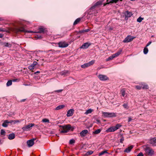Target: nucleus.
<instances>
[{
    "label": "nucleus",
    "mask_w": 156,
    "mask_h": 156,
    "mask_svg": "<svg viewBox=\"0 0 156 156\" xmlns=\"http://www.w3.org/2000/svg\"><path fill=\"white\" fill-rule=\"evenodd\" d=\"M59 129L60 132L61 133H66L69 132V130H71L73 131L74 128L71 126L69 124L66 125L64 126H60Z\"/></svg>",
    "instance_id": "nucleus-1"
},
{
    "label": "nucleus",
    "mask_w": 156,
    "mask_h": 156,
    "mask_svg": "<svg viewBox=\"0 0 156 156\" xmlns=\"http://www.w3.org/2000/svg\"><path fill=\"white\" fill-rule=\"evenodd\" d=\"M144 150L145 151V154L146 155L152 156L154 154V151L151 148L146 146L144 147Z\"/></svg>",
    "instance_id": "nucleus-2"
},
{
    "label": "nucleus",
    "mask_w": 156,
    "mask_h": 156,
    "mask_svg": "<svg viewBox=\"0 0 156 156\" xmlns=\"http://www.w3.org/2000/svg\"><path fill=\"white\" fill-rule=\"evenodd\" d=\"M14 32L16 33H18L20 32H27L29 33H36V32H34L32 31H26L25 29L23 27H20L16 28L14 29Z\"/></svg>",
    "instance_id": "nucleus-3"
},
{
    "label": "nucleus",
    "mask_w": 156,
    "mask_h": 156,
    "mask_svg": "<svg viewBox=\"0 0 156 156\" xmlns=\"http://www.w3.org/2000/svg\"><path fill=\"white\" fill-rule=\"evenodd\" d=\"M40 66V65L38 63L34 61L33 63L28 66V68L30 70L33 71V70L34 68H37Z\"/></svg>",
    "instance_id": "nucleus-4"
},
{
    "label": "nucleus",
    "mask_w": 156,
    "mask_h": 156,
    "mask_svg": "<svg viewBox=\"0 0 156 156\" xmlns=\"http://www.w3.org/2000/svg\"><path fill=\"white\" fill-rule=\"evenodd\" d=\"M34 123H29L28 125H26L22 128V129L24 131L30 130L31 129L32 127L34 126Z\"/></svg>",
    "instance_id": "nucleus-5"
},
{
    "label": "nucleus",
    "mask_w": 156,
    "mask_h": 156,
    "mask_svg": "<svg viewBox=\"0 0 156 156\" xmlns=\"http://www.w3.org/2000/svg\"><path fill=\"white\" fill-rule=\"evenodd\" d=\"M135 38V37H133L129 35L123 41V42L124 43H128L131 42Z\"/></svg>",
    "instance_id": "nucleus-6"
},
{
    "label": "nucleus",
    "mask_w": 156,
    "mask_h": 156,
    "mask_svg": "<svg viewBox=\"0 0 156 156\" xmlns=\"http://www.w3.org/2000/svg\"><path fill=\"white\" fill-rule=\"evenodd\" d=\"M98 77V78L101 81H105L109 80V78L105 75L99 74Z\"/></svg>",
    "instance_id": "nucleus-7"
},
{
    "label": "nucleus",
    "mask_w": 156,
    "mask_h": 156,
    "mask_svg": "<svg viewBox=\"0 0 156 156\" xmlns=\"http://www.w3.org/2000/svg\"><path fill=\"white\" fill-rule=\"evenodd\" d=\"M58 45L59 47L63 48L67 47L69 44L66 42L63 41L59 42L58 43Z\"/></svg>",
    "instance_id": "nucleus-8"
},
{
    "label": "nucleus",
    "mask_w": 156,
    "mask_h": 156,
    "mask_svg": "<svg viewBox=\"0 0 156 156\" xmlns=\"http://www.w3.org/2000/svg\"><path fill=\"white\" fill-rule=\"evenodd\" d=\"M35 140V139H33L28 140L27 142V146L29 147L32 146L34 144V141Z\"/></svg>",
    "instance_id": "nucleus-9"
},
{
    "label": "nucleus",
    "mask_w": 156,
    "mask_h": 156,
    "mask_svg": "<svg viewBox=\"0 0 156 156\" xmlns=\"http://www.w3.org/2000/svg\"><path fill=\"white\" fill-rule=\"evenodd\" d=\"M103 1H99L97 2L93 6L90 8L91 9H95L97 7L101 5L102 4Z\"/></svg>",
    "instance_id": "nucleus-10"
},
{
    "label": "nucleus",
    "mask_w": 156,
    "mask_h": 156,
    "mask_svg": "<svg viewBox=\"0 0 156 156\" xmlns=\"http://www.w3.org/2000/svg\"><path fill=\"white\" fill-rule=\"evenodd\" d=\"M122 0H107V3H104V6H105L107 4H108L109 3H116L118 1H121Z\"/></svg>",
    "instance_id": "nucleus-11"
},
{
    "label": "nucleus",
    "mask_w": 156,
    "mask_h": 156,
    "mask_svg": "<svg viewBox=\"0 0 156 156\" xmlns=\"http://www.w3.org/2000/svg\"><path fill=\"white\" fill-rule=\"evenodd\" d=\"M150 143L152 146H156V137H154L151 139L150 140Z\"/></svg>",
    "instance_id": "nucleus-12"
},
{
    "label": "nucleus",
    "mask_w": 156,
    "mask_h": 156,
    "mask_svg": "<svg viewBox=\"0 0 156 156\" xmlns=\"http://www.w3.org/2000/svg\"><path fill=\"white\" fill-rule=\"evenodd\" d=\"M74 110L73 109H70L69 110L66 114L67 117H70L72 116L74 113Z\"/></svg>",
    "instance_id": "nucleus-13"
},
{
    "label": "nucleus",
    "mask_w": 156,
    "mask_h": 156,
    "mask_svg": "<svg viewBox=\"0 0 156 156\" xmlns=\"http://www.w3.org/2000/svg\"><path fill=\"white\" fill-rule=\"evenodd\" d=\"M88 131L87 129H85L82 131L80 133V136L82 137L85 136L88 133Z\"/></svg>",
    "instance_id": "nucleus-14"
},
{
    "label": "nucleus",
    "mask_w": 156,
    "mask_h": 156,
    "mask_svg": "<svg viewBox=\"0 0 156 156\" xmlns=\"http://www.w3.org/2000/svg\"><path fill=\"white\" fill-rule=\"evenodd\" d=\"M124 15L125 16V17H130L132 14L131 12L129 11H126L124 13Z\"/></svg>",
    "instance_id": "nucleus-15"
},
{
    "label": "nucleus",
    "mask_w": 156,
    "mask_h": 156,
    "mask_svg": "<svg viewBox=\"0 0 156 156\" xmlns=\"http://www.w3.org/2000/svg\"><path fill=\"white\" fill-rule=\"evenodd\" d=\"M122 51V49H119L117 52L112 55L113 58H115L119 56L121 54Z\"/></svg>",
    "instance_id": "nucleus-16"
},
{
    "label": "nucleus",
    "mask_w": 156,
    "mask_h": 156,
    "mask_svg": "<svg viewBox=\"0 0 156 156\" xmlns=\"http://www.w3.org/2000/svg\"><path fill=\"white\" fill-rule=\"evenodd\" d=\"M133 147V145H131V146L129 147L124 151V152L127 153H129L130 151L132 149Z\"/></svg>",
    "instance_id": "nucleus-17"
},
{
    "label": "nucleus",
    "mask_w": 156,
    "mask_h": 156,
    "mask_svg": "<svg viewBox=\"0 0 156 156\" xmlns=\"http://www.w3.org/2000/svg\"><path fill=\"white\" fill-rule=\"evenodd\" d=\"M69 73V72L68 70H66L62 71L60 73V74L61 75H64L66 76H68Z\"/></svg>",
    "instance_id": "nucleus-18"
},
{
    "label": "nucleus",
    "mask_w": 156,
    "mask_h": 156,
    "mask_svg": "<svg viewBox=\"0 0 156 156\" xmlns=\"http://www.w3.org/2000/svg\"><path fill=\"white\" fill-rule=\"evenodd\" d=\"M90 45L88 43H85L82 45L80 48L86 49L89 47Z\"/></svg>",
    "instance_id": "nucleus-19"
},
{
    "label": "nucleus",
    "mask_w": 156,
    "mask_h": 156,
    "mask_svg": "<svg viewBox=\"0 0 156 156\" xmlns=\"http://www.w3.org/2000/svg\"><path fill=\"white\" fill-rule=\"evenodd\" d=\"M116 131L114 126H112L108 128L106 130V131L107 132H113Z\"/></svg>",
    "instance_id": "nucleus-20"
},
{
    "label": "nucleus",
    "mask_w": 156,
    "mask_h": 156,
    "mask_svg": "<svg viewBox=\"0 0 156 156\" xmlns=\"http://www.w3.org/2000/svg\"><path fill=\"white\" fill-rule=\"evenodd\" d=\"M10 123V121L9 122L8 120H5L2 124V126L4 127H6L8 125V124Z\"/></svg>",
    "instance_id": "nucleus-21"
},
{
    "label": "nucleus",
    "mask_w": 156,
    "mask_h": 156,
    "mask_svg": "<svg viewBox=\"0 0 156 156\" xmlns=\"http://www.w3.org/2000/svg\"><path fill=\"white\" fill-rule=\"evenodd\" d=\"M45 29L43 27H41L39 28V31L36 32V33H43L44 32Z\"/></svg>",
    "instance_id": "nucleus-22"
},
{
    "label": "nucleus",
    "mask_w": 156,
    "mask_h": 156,
    "mask_svg": "<svg viewBox=\"0 0 156 156\" xmlns=\"http://www.w3.org/2000/svg\"><path fill=\"white\" fill-rule=\"evenodd\" d=\"M3 44L4 45V47H8L9 48H11L12 47V44L8 43H4Z\"/></svg>",
    "instance_id": "nucleus-23"
},
{
    "label": "nucleus",
    "mask_w": 156,
    "mask_h": 156,
    "mask_svg": "<svg viewBox=\"0 0 156 156\" xmlns=\"http://www.w3.org/2000/svg\"><path fill=\"white\" fill-rule=\"evenodd\" d=\"M15 135L14 133H12L10 134L8 137V138L9 140H12L15 138Z\"/></svg>",
    "instance_id": "nucleus-24"
},
{
    "label": "nucleus",
    "mask_w": 156,
    "mask_h": 156,
    "mask_svg": "<svg viewBox=\"0 0 156 156\" xmlns=\"http://www.w3.org/2000/svg\"><path fill=\"white\" fill-rule=\"evenodd\" d=\"M81 20V18H80L77 19L74 21L73 25H75L79 23Z\"/></svg>",
    "instance_id": "nucleus-25"
},
{
    "label": "nucleus",
    "mask_w": 156,
    "mask_h": 156,
    "mask_svg": "<svg viewBox=\"0 0 156 156\" xmlns=\"http://www.w3.org/2000/svg\"><path fill=\"white\" fill-rule=\"evenodd\" d=\"M141 85L142 86V89H147L148 88V86L147 84L142 83L141 84Z\"/></svg>",
    "instance_id": "nucleus-26"
},
{
    "label": "nucleus",
    "mask_w": 156,
    "mask_h": 156,
    "mask_svg": "<svg viewBox=\"0 0 156 156\" xmlns=\"http://www.w3.org/2000/svg\"><path fill=\"white\" fill-rule=\"evenodd\" d=\"M65 105H59L58 106L55 108V110H59L65 107Z\"/></svg>",
    "instance_id": "nucleus-27"
},
{
    "label": "nucleus",
    "mask_w": 156,
    "mask_h": 156,
    "mask_svg": "<svg viewBox=\"0 0 156 156\" xmlns=\"http://www.w3.org/2000/svg\"><path fill=\"white\" fill-rule=\"evenodd\" d=\"M108 117H115L116 116V113H109Z\"/></svg>",
    "instance_id": "nucleus-28"
},
{
    "label": "nucleus",
    "mask_w": 156,
    "mask_h": 156,
    "mask_svg": "<svg viewBox=\"0 0 156 156\" xmlns=\"http://www.w3.org/2000/svg\"><path fill=\"white\" fill-rule=\"evenodd\" d=\"M93 111V110L91 109H89L87 110L86 112L85 113V114L87 115L91 113Z\"/></svg>",
    "instance_id": "nucleus-29"
},
{
    "label": "nucleus",
    "mask_w": 156,
    "mask_h": 156,
    "mask_svg": "<svg viewBox=\"0 0 156 156\" xmlns=\"http://www.w3.org/2000/svg\"><path fill=\"white\" fill-rule=\"evenodd\" d=\"M89 66L88 63L84 64L83 65H82L81 67L83 68H85Z\"/></svg>",
    "instance_id": "nucleus-30"
},
{
    "label": "nucleus",
    "mask_w": 156,
    "mask_h": 156,
    "mask_svg": "<svg viewBox=\"0 0 156 156\" xmlns=\"http://www.w3.org/2000/svg\"><path fill=\"white\" fill-rule=\"evenodd\" d=\"M122 126V125L119 124H117L115 126H114L115 128V130H117V129H119V128H120Z\"/></svg>",
    "instance_id": "nucleus-31"
},
{
    "label": "nucleus",
    "mask_w": 156,
    "mask_h": 156,
    "mask_svg": "<svg viewBox=\"0 0 156 156\" xmlns=\"http://www.w3.org/2000/svg\"><path fill=\"white\" fill-rule=\"evenodd\" d=\"M102 113L105 117H109V112H102Z\"/></svg>",
    "instance_id": "nucleus-32"
},
{
    "label": "nucleus",
    "mask_w": 156,
    "mask_h": 156,
    "mask_svg": "<svg viewBox=\"0 0 156 156\" xmlns=\"http://www.w3.org/2000/svg\"><path fill=\"white\" fill-rule=\"evenodd\" d=\"M148 51V50L147 47H145L144 49V54H146L147 53Z\"/></svg>",
    "instance_id": "nucleus-33"
},
{
    "label": "nucleus",
    "mask_w": 156,
    "mask_h": 156,
    "mask_svg": "<svg viewBox=\"0 0 156 156\" xmlns=\"http://www.w3.org/2000/svg\"><path fill=\"white\" fill-rule=\"evenodd\" d=\"M21 120H11L10 121V123H13L14 124H15L17 122H21Z\"/></svg>",
    "instance_id": "nucleus-34"
},
{
    "label": "nucleus",
    "mask_w": 156,
    "mask_h": 156,
    "mask_svg": "<svg viewBox=\"0 0 156 156\" xmlns=\"http://www.w3.org/2000/svg\"><path fill=\"white\" fill-rule=\"evenodd\" d=\"M95 61L94 60H92L88 63L89 66L93 65L95 63Z\"/></svg>",
    "instance_id": "nucleus-35"
},
{
    "label": "nucleus",
    "mask_w": 156,
    "mask_h": 156,
    "mask_svg": "<svg viewBox=\"0 0 156 156\" xmlns=\"http://www.w3.org/2000/svg\"><path fill=\"white\" fill-rule=\"evenodd\" d=\"M101 131V129H98L96 130L94 132H93V133L95 134H98Z\"/></svg>",
    "instance_id": "nucleus-36"
},
{
    "label": "nucleus",
    "mask_w": 156,
    "mask_h": 156,
    "mask_svg": "<svg viewBox=\"0 0 156 156\" xmlns=\"http://www.w3.org/2000/svg\"><path fill=\"white\" fill-rule=\"evenodd\" d=\"M12 84V81L11 80H9L6 83L7 86H9Z\"/></svg>",
    "instance_id": "nucleus-37"
},
{
    "label": "nucleus",
    "mask_w": 156,
    "mask_h": 156,
    "mask_svg": "<svg viewBox=\"0 0 156 156\" xmlns=\"http://www.w3.org/2000/svg\"><path fill=\"white\" fill-rule=\"evenodd\" d=\"M42 121L43 122L49 123V120L47 119H43L42 120Z\"/></svg>",
    "instance_id": "nucleus-38"
},
{
    "label": "nucleus",
    "mask_w": 156,
    "mask_h": 156,
    "mask_svg": "<svg viewBox=\"0 0 156 156\" xmlns=\"http://www.w3.org/2000/svg\"><path fill=\"white\" fill-rule=\"evenodd\" d=\"M107 151V150L102 151L99 154V155L101 156L104 154L105 153H108Z\"/></svg>",
    "instance_id": "nucleus-39"
},
{
    "label": "nucleus",
    "mask_w": 156,
    "mask_h": 156,
    "mask_svg": "<svg viewBox=\"0 0 156 156\" xmlns=\"http://www.w3.org/2000/svg\"><path fill=\"white\" fill-rule=\"evenodd\" d=\"M143 20H144V18H142V17H140L137 19V22H138L140 23Z\"/></svg>",
    "instance_id": "nucleus-40"
},
{
    "label": "nucleus",
    "mask_w": 156,
    "mask_h": 156,
    "mask_svg": "<svg viewBox=\"0 0 156 156\" xmlns=\"http://www.w3.org/2000/svg\"><path fill=\"white\" fill-rule=\"evenodd\" d=\"M135 87L137 90H140L142 89L141 84H140L139 86H136Z\"/></svg>",
    "instance_id": "nucleus-41"
},
{
    "label": "nucleus",
    "mask_w": 156,
    "mask_h": 156,
    "mask_svg": "<svg viewBox=\"0 0 156 156\" xmlns=\"http://www.w3.org/2000/svg\"><path fill=\"white\" fill-rule=\"evenodd\" d=\"M121 94H122V97H125V91L123 89V90H122L121 91Z\"/></svg>",
    "instance_id": "nucleus-42"
},
{
    "label": "nucleus",
    "mask_w": 156,
    "mask_h": 156,
    "mask_svg": "<svg viewBox=\"0 0 156 156\" xmlns=\"http://www.w3.org/2000/svg\"><path fill=\"white\" fill-rule=\"evenodd\" d=\"M93 153V151H89L87 152L86 153V154L87 155H89Z\"/></svg>",
    "instance_id": "nucleus-43"
},
{
    "label": "nucleus",
    "mask_w": 156,
    "mask_h": 156,
    "mask_svg": "<svg viewBox=\"0 0 156 156\" xmlns=\"http://www.w3.org/2000/svg\"><path fill=\"white\" fill-rule=\"evenodd\" d=\"M114 58H113V55H112V56L109 57L107 59V61H108L110 60H112Z\"/></svg>",
    "instance_id": "nucleus-44"
},
{
    "label": "nucleus",
    "mask_w": 156,
    "mask_h": 156,
    "mask_svg": "<svg viewBox=\"0 0 156 156\" xmlns=\"http://www.w3.org/2000/svg\"><path fill=\"white\" fill-rule=\"evenodd\" d=\"M5 131L3 129L1 130V134L2 135H5Z\"/></svg>",
    "instance_id": "nucleus-45"
},
{
    "label": "nucleus",
    "mask_w": 156,
    "mask_h": 156,
    "mask_svg": "<svg viewBox=\"0 0 156 156\" xmlns=\"http://www.w3.org/2000/svg\"><path fill=\"white\" fill-rule=\"evenodd\" d=\"M124 137L122 136L121 138L120 139V143H123V141H124Z\"/></svg>",
    "instance_id": "nucleus-46"
},
{
    "label": "nucleus",
    "mask_w": 156,
    "mask_h": 156,
    "mask_svg": "<svg viewBox=\"0 0 156 156\" xmlns=\"http://www.w3.org/2000/svg\"><path fill=\"white\" fill-rule=\"evenodd\" d=\"M123 106L125 108H128V105L127 104H124L123 105Z\"/></svg>",
    "instance_id": "nucleus-47"
},
{
    "label": "nucleus",
    "mask_w": 156,
    "mask_h": 156,
    "mask_svg": "<svg viewBox=\"0 0 156 156\" xmlns=\"http://www.w3.org/2000/svg\"><path fill=\"white\" fill-rule=\"evenodd\" d=\"M75 142V141L73 140H71L69 141V143L70 144H72L73 143H74Z\"/></svg>",
    "instance_id": "nucleus-48"
},
{
    "label": "nucleus",
    "mask_w": 156,
    "mask_h": 156,
    "mask_svg": "<svg viewBox=\"0 0 156 156\" xmlns=\"http://www.w3.org/2000/svg\"><path fill=\"white\" fill-rule=\"evenodd\" d=\"M137 156H144L142 152L140 153Z\"/></svg>",
    "instance_id": "nucleus-49"
},
{
    "label": "nucleus",
    "mask_w": 156,
    "mask_h": 156,
    "mask_svg": "<svg viewBox=\"0 0 156 156\" xmlns=\"http://www.w3.org/2000/svg\"><path fill=\"white\" fill-rule=\"evenodd\" d=\"M62 90H55V92L59 93V92H61L62 91Z\"/></svg>",
    "instance_id": "nucleus-50"
},
{
    "label": "nucleus",
    "mask_w": 156,
    "mask_h": 156,
    "mask_svg": "<svg viewBox=\"0 0 156 156\" xmlns=\"http://www.w3.org/2000/svg\"><path fill=\"white\" fill-rule=\"evenodd\" d=\"M152 43V42L151 41H149L147 44L146 47H147L149 46Z\"/></svg>",
    "instance_id": "nucleus-51"
},
{
    "label": "nucleus",
    "mask_w": 156,
    "mask_h": 156,
    "mask_svg": "<svg viewBox=\"0 0 156 156\" xmlns=\"http://www.w3.org/2000/svg\"><path fill=\"white\" fill-rule=\"evenodd\" d=\"M90 30V29H89L84 30V31L85 32H88Z\"/></svg>",
    "instance_id": "nucleus-52"
},
{
    "label": "nucleus",
    "mask_w": 156,
    "mask_h": 156,
    "mask_svg": "<svg viewBox=\"0 0 156 156\" xmlns=\"http://www.w3.org/2000/svg\"><path fill=\"white\" fill-rule=\"evenodd\" d=\"M35 37H37V38H41V36L40 35H37V36H36Z\"/></svg>",
    "instance_id": "nucleus-53"
},
{
    "label": "nucleus",
    "mask_w": 156,
    "mask_h": 156,
    "mask_svg": "<svg viewBox=\"0 0 156 156\" xmlns=\"http://www.w3.org/2000/svg\"><path fill=\"white\" fill-rule=\"evenodd\" d=\"M26 99H22V100H20V102H24V101H26Z\"/></svg>",
    "instance_id": "nucleus-54"
},
{
    "label": "nucleus",
    "mask_w": 156,
    "mask_h": 156,
    "mask_svg": "<svg viewBox=\"0 0 156 156\" xmlns=\"http://www.w3.org/2000/svg\"><path fill=\"white\" fill-rule=\"evenodd\" d=\"M4 36V34H0V38H2Z\"/></svg>",
    "instance_id": "nucleus-55"
},
{
    "label": "nucleus",
    "mask_w": 156,
    "mask_h": 156,
    "mask_svg": "<svg viewBox=\"0 0 156 156\" xmlns=\"http://www.w3.org/2000/svg\"><path fill=\"white\" fill-rule=\"evenodd\" d=\"M4 30L2 28L0 27V31H4Z\"/></svg>",
    "instance_id": "nucleus-56"
},
{
    "label": "nucleus",
    "mask_w": 156,
    "mask_h": 156,
    "mask_svg": "<svg viewBox=\"0 0 156 156\" xmlns=\"http://www.w3.org/2000/svg\"><path fill=\"white\" fill-rule=\"evenodd\" d=\"M132 119L131 118L129 117L128 118V122H129L132 120Z\"/></svg>",
    "instance_id": "nucleus-57"
},
{
    "label": "nucleus",
    "mask_w": 156,
    "mask_h": 156,
    "mask_svg": "<svg viewBox=\"0 0 156 156\" xmlns=\"http://www.w3.org/2000/svg\"><path fill=\"white\" fill-rule=\"evenodd\" d=\"M40 73V71H37V72L34 73V74H36L37 73Z\"/></svg>",
    "instance_id": "nucleus-58"
},
{
    "label": "nucleus",
    "mask_w": 156,
    "mask_h": 156,
    "mask_svg": "<svg viewBox=\"0 0 156 156\" xmlns=\"http://www.w3.org/2000/svg\"><path fill=\"white\" fill-rule=\"evenodd\" d=\"M84 32H85L84 31V30H81L80 31V33H83Z\"/></svg>",
    "instance_id": "nucleus-59"
},
{
    "label": "nucleus",
    "mask_w": 156,
    "mask_h": 156,
    "mask_svg": "<svg viewBox=\"0 0 156 156\" xmlns=\"http://www.w3.org/2000/svg\"><path fill=\"white\" fill-rule=\"evenodd\" d=\"M17 80V79H14V80H13V81L15 82V81H16Z\"/></svg>",
    "instance_id": "nucleus-60"
},
{
    "label": "nucleus",
    "mask_w": 156,
    "mask_h": 156,
    "mask_svg": "<svg viewBox=\"0 0 156 156\" xmlns=\"http://www.w3.org/2000/svg\"><path fill=\"white\" fill-rule=\"evenodd\" d=\"M97 121L98 122H100V121L99 120H97Z\"/></svg>",
    "instance_id": "nucleus-61"
},
{
    "label": "nucleus",
    "mask_w": 156,
    "mask_h": 156,
    "mask_svg": "<svg viewBox=\"0 0 156 156\" xmlns=\"http://www.w3.org/2000/svg\"><path fill=\"white\" fill-rule=\"evenodd\" d=\"M0 21L2 20V19L0 18Z\"/></svg>",
    "instance_id": "nucleus-62"
}]
</instances>
